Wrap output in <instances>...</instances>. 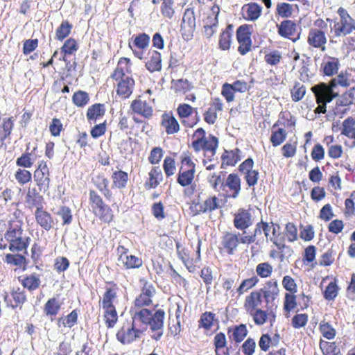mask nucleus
I'll return each mask as SVG.
<instances>
[{
    "instance_id": "nucleus-1",
    "label": "nucleus",
    "mask_w": 355,
    "mask_h": 355,
    "mask_svg": "<svg viewBox=\"0 0 355 355\" xmlns=\"http://www.w3.org/2000/svg\"><path fill=\"white\" fill-rule=\"evenodd\" d=\"M118 288L115 286L108 288L99 301L100 307L103 310L104 318L108 327H113L118 320L116 304L118 302Z\"/></svg>"
},
{
    "instance_id": "nucleus-2",
    "label": "nucleus",
    "mask_w": 355,
    "mask_h": 355,
    "mask_svg": "<svg viewBox=\"0 0 355 355\" xmlns=\"http://www.w3.org/2000/svg\"><path fill=\"white\" fill-rule=\"evenodd\" d=\"M352 84V80L347 73H340L336 77L334 78L329 83H321L315 85L311 87L313 92L318 93L319 98L322 99L324 98L327 101H331L334 98L338 96V94L334 92V88L337 85H340L343 87H349Z\"/></svg>"
},
{
    "instance_id": "nucleus-3",
    "label": "nucleus",
    "mask_w": 355,
    "mask_h": 355,
    "mask_svg": "<svg viewBox=\"0 0 355 355\" xmlns=\"http://www.w3.org/2000/svg\"><path fill=\"white\" fill-rule=\"evenodd\" d=\"M327 28V24L324 20L321 19L315 20L314 21V27L311 28L308 33V44L313 48L325 51L327 43L326 35Z\"/></svg>"
},
{
    "instance_id": "nucleus-4",
    "label": "nucleus",
    "mask_w": 355,
    "mask_h": 355,
    "mask_svg": "<svg viewBox=\"0 0 355 355\" xmlns=\"http://www.w3.org/2000/svg\"><path fill=\"white\" fill-rule=\"evenodd\" d=\"M4 239L9 243V250L13 252L26 250L30 240L29 237L23 235V230L19 224L11 225Z\"/></svg>"
},
{
    "instance_id": "nucleus-5",
    "label": "nucleus",
    "mask_w": 355,
    "mask_h": 355,
    "mask_svg": "<svg viewBox=\"0 0 355 355\" xmlns=\"http://www.w3.org/2000/svg\"><path fill=\"white\" fill-rule=\"evenodd\" d=\"M111 78L116 80V92L121 98H128L132 94L135 87V80L131 77L125 76L123 70L116 68Z\"/></svg>"
},
{
    "instance_id": "nucleus-6",
    "label": "nucleus",
    "mask_w": 355,
    "mask_h": 355,
    "mask_svg": "<svg viewBox=\"0 0 355 355\" xmlns=\"http://www.w3.org/2000/svg\"><path fill=\"white\" fill-rule=\"evenodd\" d=\"M220 12V8L217 6H213L209 8L203 13V31L204 36L210 38L217 31L218 16Z\"/></svg>"
},
{
    "instance_id": "nucleus-7",
    "label": "nucleus",
    "mask_w": 355,
    "mask_h": 355,
    "mask_svg": "<svg viewBox=\"0 0 355 355\" xmlns=\"http://www.w3.org/2000/svg\"><path fill=\"white\" fill-rule=\"evenodd\" d=\"M196 21L194 10L193 9H187L182 17L181 24V33L182 37L185 40H190L193 36L196 30Z\"/></svg>"
},
{
    "instance_id": "nucleus-8",
    "label": "nucleus",
    "mask_w": 355,
    "mask_h": 355,
    "mask_svg": "<svg viewBox=\"0 0 355 355\" xmlns=\"http://www.w3.org/2000/svg\"><path fill=\"white\" fill-rule=\"evenodd\" d=\"M132 42L129 41V47L132 49L134 55L140 60L144 59V51L149 46L150 37L146 33H140L135 37L131 38Z\"/></svg>"
},
{
    "instance_id": "nucleus-9",
    "label": "nucleus",
    "mask_w": 355,
    "mask_h": 355,
    "mask_svg": "<svg viewBox=\"0 0 355 355\" xmlns=\"http://www.w3.org/2000/svg\"><path fill=\"white\" fill-rule=\"evenodd\" d=\"M117 252L119 254V265L122 264L125 268H139L143 264L141 258L130 254L128 250L123 246L118 247Z\"/></svg>"
},
{
    "instance_id": "nucleus-10",
    "label": "nucleus",
    "mask_w": 355,
    "mask_h": 355,
    "mask_svg": "<svg viewBox=\"0 0 355 355\" xmlns=\"http://www.w3.org/2000/svg\"><path fill=\"white\" fill-rule=\"evenodd\" d=\"M340 135L346 137L348 140L344 143L350 148L355 147V119L349 116L345 119L339 128Z\"/></svg>"
},
{
    "instance_id": "nucleus-11",
    "label": "nucleus",
    "mask_w": 355,
    "mask_h": 355,
    "mask_svg": "<svg viewBox=\"0 0 355 355\" xmlns=\"http://www.w3.org/2000/svg\"><path fill=\"white\" fill-rule=\"evenodd\" d=\"M236 37L239 43V52L241 55L246 54L250 51L252 44L250 26L246 24L239 26L236 31Z\"/></svg>"
},
{
    "instance_id": "nucleus-12",
    "label": "nucleus",
    "mask_w": 355,
    "mask_h": 355,
    "mask_svg": "<svg viewBox=\"0 0 355 355\" xmlns=\"http://www.w3.org/2000/svg\"><path fill=\"white\" fill-rule=\"evenodd\" d=\"M234 225L239 230H244L253 223L252 215L250 210L239 209L234 216Z\"/></svg>"
},
{
    "instance_id": "nucleus-13",
    "label": "nucleus",
    "mask_w": 355,
    "mask_h": 355,
    "mask_svg": "<svg viewBox=\"0 0 355 355\" xmlns=\"http://www.w3.org/2000/svg\"><path fill=\"white\" fill-rule=\"evenodd\" d=\"M333 30L336 37L345 36L355 31V21L352 17L340 19L334 24Z\"/></svg>"
},
{
    "instance_id": "nucleus-14",
    "label": "nucleus",
    "mask_w": 355,
    "mask_h": 355,
    "mask_svg": "<svg viewBox=\"0 0 355 355\" xmlns=\"http://www.w3.org/2000/svg\"><path fill=\"white\" fill-rule=\"evenodd\" d=\"M240 243L239 234L225 232L221 237L223 249L229 254H234Z\"/></svg>"
},
{
    "instance_id": "nucleus-15",
    "label": "nucleus",
    "mask_w": 355,
    "mask_h": 355,
    "mask_svg": "<svg viewBox=\"0 0 355 355\" xmlns=\"http://www.w3.org/2000/svg\"><path fill=\"white\" fill-rule=\"evenodd\" d=\"M137 324L132 322L131 327H123L116 334L117 339L123 344H128L134 341L137 337L140 331L137 328Z\"/></svg>"
},
{
    "instance_id": "nucleus-16",
    "label": "nucleus",
    "mask_w": 355,
    "mask_h": 355,
    "mask_svg": "<svg viewBox=\"0 0 355 355\" xmlns=\"http://www.w3.org/2000/svg\"><path fill=\"white\" fill-rule=\"evenodd\" d=\"M262 12V7L257 3H248L241 8V14L246 21H254L257 20Z\"/></svg>"
},
{
    "instance_id": "nucleus-17",
    "label": "nucleus",
    "mask_w": 355,
    "mask_h": 355,
    "mask_svg": "<svg viewBox=\"0 0 355 355\" xmlns=\"http://www.w3.org/2000/svg\"><path fill=\"white\" fill-rule=\"evenodd\" d=\"M37 223L46 231L50 230L53 225L54 220L51 215L44 210L43 207H38L34 213Z\"/></svg>"
},
{
    "instance_id": "nucleus-18",
    "label": "nucleus",
    "mask_w": 355,
    "mask_h": 355,
    "mask_svg": "<svg viewBox=\"0 0 355 355\" xmlns=\"http://www.w3.org/2000/svg\"><path fill=\"white\" fill-rule=\"evenodd\" d=\"M259 291L261 292V295L263 296L266 304H269L278 296L279 288L277 282L274 280H270Z\"/></svg>"
},
{
    "instance_id": "nucleus-19",
    "label": "nucleus",
    "mask_w": 355,
    "mask_h": 355,
    "mask_svg": "<svg viewBox=\"0 0 355 355\" xmlns=\"http://www.w3.org/2000/svg\"><path fill=\"white\" fill-rule=\"evenodd\" d=\"M155 293V290L152 285L145 284L141 294L136 298L135 304L141 307L148 306L152 303V297Z\"/></svg>"
},
{
    "instance_id": "nucleus-20",
    "label": "nucleus",
    "mask_w": 355,
    "mask_h": 355,
    "mask_svg": "<svg viewBox=\"0 0 355 355\" xmlns=\"http://www.w3.org/2000/svg\"><path fill=\"white\" fill-rule=\"evenodd\" d=\"M43 197L37 191L35 187H28L25 200L28 207H36V209L43 207Z\"/></svg>"
},
{
    "instance_id": "nucleus-21",
    "label": "nucleus",
    "mask_w": 355,
    "mask_h": 355,
    "mask_svg": "<svg viewBox=\"0 0 355 355\" xmlns=\"http://www.w3.org/2000/svg\"><path fill=\"white\" fill-rule=\"evenodd\" d=\"M262 304V295L261 292L259 291L252 292L249 295L245 297L244 302V309L248 312H252L254 310L260 309Z\"/></svg>"
},
{
    "instance_id": "nucleus-22",
    "label": "nucleus",
    "mask_w": 355,
    "mask_h": 355,
    "mask_svg": "<svg viewBox=\"0 0 355 355\" xmlns=\"http://www.w3.org/2000/svg\"><path fill=\"white\" fill-rule=\"evenodd\" d=\"M130 107L132 111L135 113H137L145 118H149L153 115V108L146 101H144L140 98L134 100L131 105Z\"/></svg>"
},
{
    "instance_id": "nucleus-23",
    "label": "nucleus",
    "mask_w": 355,
    "mask_h": 355,
    "mask_svg": "<svg viewBox=\"0 0 355 355\" xmlns=\"http://www.w3.org/2000/svg\"><path fill=\"white\" fill-rule=\"evenodd\" d=\"M164 315L165 313L163 310L159 309L155 312V313L151 314L149 325L150 327V329L153 331H157V338L155 339H157L160 336H162L163 332H162V328L164 326Z\"/></svg>"
},
{
    "instance_id": "nucleus-24",
    "label": "nucleus",
    "mask_w": 355,
    "mask_h": 355,
    "mask_svg": "<svg viewBox=\"0 0 355 355\" xmlns=\"http://www.w3.org/2000/svg\"><path fill=\"white\" fill-rule=\"evenodd\" d=\"M162 125L168 135L177 133L180 130V125L171 113H164L162 116Z\"/></svg>"
},
{
    "instance_id": "nucleus-25",
    "label": "nucleus",
    "mask_w": 355,
    "mask_h": 355,
    "mask_svg": "<svg viewBox=\"0 0 355 355\" xmlns=\"http://www.w3.org/2000/svg\"><path fill=\"white\" fill-rule=\"evenodd\" d=\"M146 67L150 72L158 71L162 69L161 54L157 51H150L148 52V60L146 62Z\"/></svg>"
},
{
    "instance_id": "nucleus-26",
    "label": "nucleus",
    "mask_w": 355,
    "mask_h": 355,
    "mask_svg": "<svg viewBox=\"0 0 355 355\" xmlns=\"http://www.w3.org/2000/svg\"><path fill=\"white\" fill-rule=\"evenodd\" d=\"M198 213L212 211L219 208L218 199L216 196H211L206 199L202 203L196 205Z\"/></svg>"
},
{
    "instance_id": "nucleus-27",
    "label": "nucleus",
    "mask_w": 355,
    "mask_h": 355,
    "mask_svg": "<svg viewBox=\"0 0 355 355\" xmlns=\"http://www.w3.org/2000/svg\"><path fill=\"white\" fill-rule=\"evenodd\" d=\"M339 60L336 58L328 57L322 63L323 73L326 76H331L338 70Z\"/></svg>"
},
{
    "instance_id": "nucleus-28",
    "label": "nucleus",
    "mask_w": 355,
    "mask_h": 355,
    "mask_svg": "<svg viewBox=\"0 0 355 355\" xmlns=\"http://www.w3.org/2000/svg\"><path fill=\"white\" fill-rule=\"evenodd\" d=\"M196 171L186 170L180 168L177 182L182 187H187L192 184Z\"/></svg>"
},
{
    "instance_id": "nucleus-29",
    "label": "nucleus",
    "mask_w": 355,
    "mask_h": 355,
    "mask_svg": "<svg viewBox=\"0 0 355 355\" xmlns=\"http://www.w3.org/2000/svg\"><path fill=\"white\" fill-rule=\"evenodd\" d=\"M278 33L284 37H290L296 31V25L291 20H284L277 25Z\"/></svg>"
},
{
    "instance_id": "nucleus-30",
    "label": "nucleus",
    "mask_w": 355,
    "mask_h": 355,
    "mask_svg": "<svg viewBox=\"0 0 355 355\" xmlns=\"http://www.w3.org/2000/svg\"><path fill=\"white\" fill-rule=\"evenodd\" d=\"M61 306V303L55 297L49 299L44 305V311L47 316L53 320L58 313L59 312Z\"/></svg>"
},
{
    "instance_id": "nucleus-31",
    "label": "nucleus",
    "mask_w": 355,
    "mask_h": 355,
    "mask_svg": "<svg viewBox=\"0 0 355 355\" xmlns=\"http://www.w3.org/2000/svg\"><path fill=\"white\" fill-rule=\"evenodd\" d=\"M241 150L239 148L227 151L225 150L222 156L223 164L234 166L241 160Z\"/></svg>"
},
{
    "instance_id": "nucleus-32",
    "label": "nucleus",
    "mask_w": 355,
    "mask_h": 355,
    "mask_svg": "<svg viewBox=\"0 0 355 355\" xmlns=\"http://www.w3.org/2000/svg\"><path fill=\"white\" fill-rule=\"evenodd\" d=\"M225 185L233 191L232 197L236 198L241 190V180L236 174L231 173L227 176Z\"/></svg>"
},
{
    "instance_id": "nucleus-33",
    "label": "nucleus",
    "mask_w": 355,
    "mask_h": 355,
    "mask_svg": "<svg viewBox=\"0 0 355 355\" xmlns=\"http://www.w3.org/2000/svg\"><path fill=\"white\" fill-rule=\"evenodd\" d=\"M104 114L105 109L103 105L98 103L93 105L88 108L87 117L90 123H94L98 118L103 116Z\"/></svg>"
},
{
    "instance_id": "nucleus-34",
    "label": "nucleus",
    "mask_w": 355,
    "mask_h": 355,
    "mask_svg": "<svg viewBox=\"0 0 355 355\" xmlns=\"http://www.w3.org/2000/svg\"><path fill=\"white\" fill-rule=\"evenodd\" d=\"M94 182L100 191L109 199L111 197V192L108 189L109 181L103 175H96L94 179Z\"/></svg>"
},
{
    "instance_id": "nucleus-35",
    "label": "nucleus",
    "mask_w": 355,
    "mask_h": 355,
    "mask_svg": "<svg viewBox=\"0 0 355 355\" xmlns=\"http://www.w3.org/2000/svg\"><path fill=\"white\" fill-rule=\"evenodd\" d=\"M230 337L232 338L235 342H241L247 336L248 330L245 324H240L236 326L232 330L229 329Z\"/></svg>"
},
{
    "instance_id": "nucleus-36",
    "label": "nucleus",
    "mask_w": 355,
    "mask_h": 355,
    "mask_svg": "<svg viewBox=\"0 0 355 355\" xmlns=\"http://www.w3.org/2000/svg\"><path fill=\"white\" fill-rule=\"evenodd\" d=\"M113 187L119 189L124 188L128 180V175L123 171H118L113 173L112 175Z\"/></svg>"
},
{
    "instance_id": "nucleus-37",
    "label": "nucleus",
    "mask_w": 355,
    "mask_h": 355,
    "mask_svg": "<svg viewBox=\"0 0 355 355\" xmlns=\"http://www.w3.org/2000/svg\"><path fill=\"white\" fill-rule=\"evenodd\" d=\"M152 313L147 309H143L139 311H135L132 314V322L138 324L141 322L144 324H148L150 321Z\"/></svg>"
},
{
    "instance_id": "nucleus-38",
    "label": "nucleus",
    "mask_w": 355,
    "mask_h": 355,
    "mask_svg": "<svg viewBox=\"0 0 355 355\" xmlns=\"http://www.w3.org/2000/svg\"><path fill=\"white\" fill-rule=\"evenodd\" d=\"M149 180L146 183L150 188L154 189L158 186L162 180V173L159 167H153L148 173Z\"/></svg>"
},
{
    "instance_id": "nucleus-39",
    "label": "nucleus",
    "mask_w": 355,
    "mask_h": 355,
    "mask_svg": "<svg viewBox=\"0 0 355 355\" xmlns=\"http://www.w3.org/2000/svg\"><path fill=\"white\" fill-rule=\"evenodd\" d=\"M286 132L283 128H278L277 130H272L270 141L273 146H280L286 139Z\"/></svg>"
},
{
    "instance_id": "nucleus-40",
    "label": "nucleus",
    "mask_w": 355,
    "mask_h": 355,
    "mask_svg": "<svg viewBox=\"0 0 355 355\" xmlns=\"http://www.w3.org/2000/svg\"><path fill=\"white\" fill-rule=\"evenodd\" d=\"M248 313L252 318L254 322L259 326L265 324L268 317L267 311L261 309L254 310Z\"/></svg>"
},
{
    "instance_id": "nucleus-41",
    "label": "nucleus",
    "mask_w": 355,
    "mask_h": 355,
    "mask_svg": "<svg viewBox=\"0 0 355 355\" xmlns=\"http://www.w3.org/2000/svg\"><path fill=\"white\" fill-rule=\"evenodd\" d=\"M24 287L30 291L37 288L40 284V276L37 274H31L25 277L22 281Z\"/></svg>"
},
{
    "instance_id": "nucleus-42",
    "label": "nucleus",
    "mask_w": 355,
    "mask_h": 355,
    "mask_svg": "<svg viewBox=\"0 0 355 355\" xmlns=\"http://www.w3.org/2000/svg\"><path fill=\"white\" fill-rule=\"evenodd\" d=\"M94 214L105 223H110L113 218L112 211L106 205L96 210Z\"/></svg>"
},
{
    "instance_id": "nucleus-43",
    "label": "nucleus",
    "mask_w": 355,
    "mask_h": 355,
    "mask_svg": "<svg viewBox=\"0 0 355 355\" xmlns=\"http://www.w3.org/2000/svg\"><path fill=\"white\" fill-rule=\"evenodd\" d=\"M49 175L43 174L42 172L35 171L34 173V179L37 182V185L40 187V189L46 190L49 186Z\"/></svg>"
},
{
    "instance_id": "nucleus-44",
    "label": "nucleus",
    "mask_w": 355,
    "mask_h": 355,
    "mask_svg": "<svg viewBox=\"0 0 355 355\" xmlns=\"http://www.w3.org/2000/svg\"><path fill=\"white\" fill-rule=\"evenodd\" d=\"M218 145V140L216 137L209 136L208 138H204V150L209 152L211 155L214 156Z\"/></svg>"
},
{
    "instance_id": "nucleus-45",
    "label": "nucleus",
    "mask_w": 355,
    "mask_h": 355,
    "mask_svg": "<svg viewBox=\"0 0 355 355\" xmlns=\"http://www.w3.org/2000/svg\"><path fill=\"white\" fill-rule=\"evenodd\" d=\"M215 314L211 312H205L202 314L199 320V327L209 330L213 325Z\"/></svg>"
},
{
    "instance_id": "nucleus-46",
    "label": "nucleus",
    "mask_w": 355,
    "mask_h": 355,
    "mask_svg": "<svg viewBox=\"0 0 355 355\" xmlns=\"http://www.w3.org/2000/svg\"><path fill=\"white\" fill-rule=\"evenodd\" d=\"M89 97L87 92L78 91L73 94L72 101L78 107H83L89 102Z\"/></svg>"
},
{
    "instance_id": "nucleus-47",
    "label": "nucleus",
    "mask_w": 355,
    "mask_h": 355,
    "mask_svg": "<svg viewBox=\"0 0 355 355\" xmlns=\"http://www.w3.org/2000/svg\"><path fill=\"white\" fill-rule=\"evenodd\" d=\"M277 13L282 17L287 18L292 15L293 6L285 2L279 3L277 5Z\"/></svg>"
},
{
    "instance_id": "nucleus-48",
    "label": "nucleus",
    "mask_w": 355,
    "mask_h": 355,
    "mask_svg": "<svg viewBox=\"0 0 355 355\" xmlns=\"http://www.w3.org/2000/svg\"><path fill=\"white\" fill-rule=\"evenodd\" d=\"M55 214L60 216L63 220L62 225H69L72 221V214L70 208L66 206H62L55 212Z\"/></svg>"
},
{
    "instance_id": "nucleus-49",
    "label": "nucleus",
    "mask_w": 355,
    "mask_h": 355,
    "mask_svg": "<svg viewBox=\"0 0 355 355\" xmlns=\"http://www.w3.org/2000/svg\"><path fill=\"white\" fill-rule=\"evenodd\" d=\"M319 329L322 336L328 340H331L336 336V330L328 322H322Z\"/></svg>"
},
{
    "instance_id": "nucleus-50",
    "label": "nucleus",
    "mask_w": 355,
    "mask_h": 355,
    "mask_svg": "<svg viewBox=\"0 0 355 355\" xmlns=\"http://www.w3.org/2000/svg\"><path fill=\"white\" fill-rule=\"evenodd\" d=\"M15 178L20 184H25L31 180V173L26 169L19 168L15 174Z\"/></svg>"
},
{
    "instance_id": "nucleus-51",
    "label": "nucleus",
    "mask_w": 355,
    "mask_h": 355,
    "mask_svg": "<svg viewBox=\"0 0 355 355\" xmlns=\"http://www.w3.org/2000/svg\"><path fill=\"white\" fill-rule=\"evenodd\" d=\"M12 297L15 302V304H10L12 308L17 307L18 306L22 304L26 300L24 291L19 288L12 291Z\"/></svg>"
},
{
    "instance_id": "nucleus-52",
    "label": "nucleus",
    "mask_w": 355,
    "mask_h": 355,
    "mask_svg": "<svg viewBox=\"0 0 355 355\" xmlns=\"http://www.w3.org/2000/svg\"><path fill=\"white\" fill-rule=\"evenodd\" d=\"M258 278L257 277H252L249 279L243 280L239 287L237 288V292L241 295L246 292L248 290L254 287L258 282Z\"/></svg>"
},
{
    "instance_id": "nucleus-53",
    "label": "nucleus",
    "mask_w": 355,
    "mask_h": 355,
    "mask_svg": "<svg viewBox=\"0 0 355 355\" xmlns=\"http://www.w3.org/2000/svg\"><path fill=\"white\" fill-rule=\"evenodd\" d=\"M173 87L175 92L186 93L192 88V85L186 79L173 80Z\"/></svg>"
},
{
    "instance_id": "nucleus-54",
    "label": "nucleus",
    "mask_w": 355,
    "mask_h": 355,
    "mask_svg": "<svg viewBox=\"0 0 355 355\" xmlns=\"http://www.w3.org/2000/svg\"><path fill=\"white\" fill-rule=\"evenodd\" d=\"M305 94H306V87L303 85L300 84V83H297L294 85V87L291 91L292 99L294 101L297 102L303 98Z\"/></svg>"
},
{
    "instance_id": "nucleus-55",
    "label": "nucleus",
    "mask_w": 355,
    "mask_h": 355,
    "mask_svg": "<svg viewBox=\"0 0 355 355\" xmlns=\"http://www.w3.org/2000/svg\"><path fill=\"white\" fill-rule=\"evenodd\" d=\"M71 26L67 21H62L56 30V38L62 40L71 33Z\"/></svg>"
},
{
    "instance_id": "nucleus-56",
    "label": "nucleus",
    "mask_w": 355,
    "mask_h": 355,
    "mask_svg": "<svg viewBox=\"0 0 355 355\" xmlns=\"http://www.w3.org/2000/svg\"><path fill=\"white\" fill-rule=\"evenodd\" d=\"M163 168L167 177L174 175L176 171L174 159L171 157H166L164 160Z\"/></svg>"
},
{
    "instance_id": "nucleus-57",
    "label": "nucleus",
    "mask_w": 355,
    "mask_h": 355,
    "mask_svg": "<svg viewBox=\"0 0 355 355\" xmlns=\"http://www.w3.org/2000/svg\"><path fill=\"white\" fill-rule=\"evenodd\" d=\"M320 348L322 351L324 355H330L339 352V350L334 343H329L322 340L320 342Z\"/></svg>"
},
{
    "instance_id": "nucleus-58",
    "label": "nucleus",
    "mask_w": 355,
    "mask_h": 355,
    "mask_svg": "<svg viewBox=\"0 0 355 355\" xmlns=\"http://www.w3.org/2000/svg\"><path fill=\"white\" fill-rule=\"evenodd\" d=\"M338 287L336 282H332L329 284L324 292V297L327 300H333L338 295Z\"/></svg>"
},
{
    "instance_id": "nucleus-59",
    "label": "nucleus",
    "mask_w": 355,
    "mask_h": 355,
    "mask_svg": "<svg viewBox=\"0 0 355 355\" xmlns=\"http://www.w3.org/2000/svg\"><path fill=\"white\" fill-rule=\"evenodd\" d=\"M284 234L289 242H294L297 239V230L292 223H288L285 227Z\"/></svg>"
},
{
    "instance_id": "nucleus-60",
    "label": "nucleus",
    "mask_w": 355,
    "mask_h": 355,
    "mask_svg": "<svg viewBox=\"0 0 355 355\" xmlns=\"http://www.w3.org/2000/svg\"><path fill=\"white\" fill-rule=\"evenodd\" d=\"M232 34L229 30L224 31L220 35L219 46L222 50H227L231 45Z\"/></svg>"
},
{
    "instance_id": "nucleus-61",
    "label": "nucleus",
    "mask_w": 355,
    "mask_h": 355,
    "mask_svg": "<svg viewBox=\"0 0 355 355\" xmlns=\"http://www.w3.org/2000/svg\"><path fill=\"white\" fill-rule=\"evenodd\" d=\"M256 272L261 277H268L272 272V266L267 263H261L257 266Z\"/></svg>"
},
{
    "instance_id": "nucleus-62",
    "label": "nucleus",
    "mask_w": 355,
    "mask_h": 355,
    "mask_svg": "<svg viewBox=\"0 0 355 355\" xmlns=\"http://www.w3.org/2000/svg\"><path fill=\"white\" fill-rule=\"evenodd\" d=\"M34 163V160L31 158V154L26 153L18 157L16 160V164L18 166L24 168H30Z\"/></svg>"
},
{
    "instance_id": "nucleus-63",
    "label": "nucleus",
    "mask_w": 355,
    "mask_h": 355,
    "mask_svg": "<svg viewBox=\"0 0 355 355\" xmlns=\"http://www.w3.org/2000/svg\"><path fill=\"white\" fill-rule=\"evenodd\" d=\"M173 0H163V3L161 7V11L162 15L165 17L171 19L174 14V10L173 8Z\"/></svg>"
},
{
    "instance_id": "nucleus-64",
    "label": "nucleus",
    "mask_w": 355,
    "mask_h": 355,
    "mask_svg": "<svg viewBox=\"0 0 355 355\" xmlns=\"http://www.w3.org/2000/svg\"><path fill=\"white\" fill-rule=\"evenodd\" d=\"M256 348V343L252 338H248L242 345L244 355H253Z\"/></svg>"
}]
</instances>
